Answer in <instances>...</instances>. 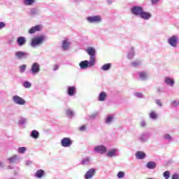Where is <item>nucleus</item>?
Masks as SVG:
<instances>
[{"label":"nucleus","mask_w":179,"mask_h":179,"mask_svg":"<svg viewBox=\"0 0 179 179\" xmlns=\"http://www.w3.org/2000/svg\"><path fill=\"white\" fill-rule=\"evenodd\" d=\"M87 53L90 56V60L88 62V66H93L96 62V50L94 48L89 47L86 49Z\"/></svg>","instance_id":"1"},{"label":"nucleus","mask_w":179,"mask_h":179,"mask_svg":"<svg viewBox=\"0 0 179 179\" xmlns=\"http://www.w3.org/2000/svg\"><path fill=\"white\" fill-rule=\"evenodd\" d=\"M45 41V36H36L31 40V46L33 48H35L36 46H38V45H41L43 42Z\"/></svg>","instance_id":"2"},{"label":"nucleus","mask_w":179,"mask_h":179,"mask_svg":"<svg viewBox=\"0 0 179 179\" xmlns=\"http://www.w3.org/2000/svg\"><path fill=\"white\" fill-rule=\"evenodd\" d=\"M96 172L95 168H90L85 174V179H92Z\"/></svg>","instance_id":"3"},{"label":"nucleus","mask_w":179,"mask_h":179,"mask_svg":"<svg viewBox=\"0 0 179 179\" xmlns=\"http://www.w3.org/2000/svg\"><path fill=\"white\" fill-rule=\"evenodd\" d=\"M72 143V141L70 138H63L61 141V145L63 146V148H70Z\"/></svg>","instance_id":"4"},{"label":"nucleus","mask_w":179,"mask_h":179,"mask_svg":"<svg viewBox=\"0 0 179 179\" xmlns=\"http://www.w3.org/2000/svg\"><path fill=\"white\" fill-rule=\"evenodd\" d=\"M94 152H96L97 153H100L101 155H104V153H106L107 149L106 146L103 145H100L99 146H95L94 149Z\"/></svg>","instance_id":"5"},{"label":"nucleus","mask_w":179,"mask_h":179,"mask_svg":"<svg viewBox=\"0 0 179 179\" xmlns=\"http://www.w3.org/2000/svg\"><path fill=\"white\" fill-rule=\"evenodd\" d=\"M87 21L90 23L93 22H101V17L100 15H94L93 17H87Z\"/></svg>","instance_id":"6"},{"label":"nucleus","mask_w":179,"mask_h":179,"mask_svg":"<svg viewBox=\"0 0 179 179\" xmlns=\"http://www.w3.org/2000/svg\"><path fill=\"white\" fill-rule=\"evenodd\" d=\"M13 99L16 104L24 105L26 103L25 100L20 96H13Z\"/></svg>","instance_id":"7"},{"label":"nucleus","mask_w":179,"mask_h":179,"mask_svg":"<svg viewBox=\"0 0 179 179\" xmlns=\"http://www.w3.org/2000/svg\"><path fill=\"white\" fill-rule=\"evenodd\" d=\"M40 71H41L40 64H38V63H34L31 68V73L34 74H36L40 72Z\"/></svg>","instance_id":"8"},{"label":"nucleus","mask_w":179,"mask_h":179,"mask_svg":"<svg viewBox=\"0 0 179 179\" xmlns=\"http://www.w3.org/2000/svg\"><path fill=\"white\" fill-rule=\"evenodd\" d=\"M131 13L135 15H140V17H141L142 7H133V8H131Z\"/></svg>","instance_id":"9"},{"label":"nucleus","mask_w":179,"mask_h":179,"mask_svg":"<svg viewBox=\"0 0 179 179\" xmlns=\"http://www.w3.org/2000/svg\"><path fill=\"white\" fill-rule=\"evenodd\" d=\"M43 27L41 25H36L35 27H32L29 30V34H35V32H38L41 31Z\"/></svg>","instance_id":"10"},{"label":"nucleus","mask_w":179,"mask_h":179,"mask_svg":"<svg viewBox=\"0 0 179 179\" xmlns=\"http://www.w3.org/2000/svg\"><path fill=\"white\" fill-rule=\"evenodd\" d=\"M178 41V38H176V36H171V38H169L168 42L171 46H173V48H176Z\"/></svg>","instance_id":"11"},{"label":"nucleus","mask_w":179,"mask_h":179,"mask_svg":"<svg viewBox=\"0 0 179 179\" xmlns=\"http://www.w3.org/2000/svg\"><path fill=\"white\" fill-rule=\"evenodd\" d=\"M152 14L150 13H147L146 11H144L143 8L141 7V18L143 20H149L151 18Z\"/></svg>","instance_id":"12"},{"label":"nucleus","mask_w":179,"mask_h":179,"mask_svg":"<svg viewBox=\"0 0 179 179\" xmlns=\"http://www.w3.org/2000/svg\"><path fill=\"white\" fill-rule=\"evenodd\" d=\"M108 157H115L116 156H118V150L117 149H112L111 150H109L107 154Z\"/></svg>","instance_id":"13"},{"label":"nucleus","mask_w":179,"mask_h":179,"mask_svg":"<svg viewBox=\"0 0 179 179\" xmlns=\"http://www.w3.org/2000/svg\"><path fill=\"white\" fill-rule=\"evenodd\" d=\"M115 120V115L114 114H109L106 118H105V122L106 124H112Z\"/></svg>","instance_id":"14"},{"label":"nucleus","mask_w":179,"mask_h":179,"mask_svg":"<svg viewBox=\"0 0 179 179\" xmlns=\"http://www.w3.org/2000/svg\"><path fill=\"white\" fill-rule=\"evenodd\" d=\"M162 138L164 141L169 142V143H171L173 141V136H171V135H170V134H165L164 135H163Z\"/></svg>","instance_id":"15"},{"label":"nucleus","mask_w":179,"mask_h":179,"mask_svg":"<svg viewBox=\"0 0 179 179\" xmlns=\"http://www.w3.org/2000/svg\"><path fill=\"white\" fill-rule=\"evenodd\" d=\"M147 169H155L157 167V164L155 161H149L146 164Z\"/></svg>","instance_id":"16"},{"label":"nucleus","mask_w":179,"mask_h":179,"mask_svg":"<svg viewBox=\"0 0 179 179\" xmlns=\"http://www.w3.org/2000/svg\"><path fill=\"white\" fill-rule=\"evenodd\" d=\"M149 137H150L149 134H142L139 137V140L141 142H147L148 139H149Z\"/></svg>","instance_id":"17"},{"label":"nucleus","mask_w":179,"mask_h":179,"mask_svg":"<svg viewBox=\"0 0 179 179\" xmlns=\"http://www.w3.org/2000/svg\"><path fill=\"white\" fill-rule=\"evenodd\" d=\"M90 163H91L90 157H85V158H83V159L81 160V164H83V166H89Z\"/></svg>","instance_id":"18"},{"label":"nucleus","mask_w":179,"mask_h":179,"mask_svg":"<svg viewBox=\"0 0 179 179\" xmlns=\"http://www.w3.org/2000/svg\"><path fill=\"white\" fill-rule=\"evenodd\" d=\"M17 43H18L19 46H23L26 43L25 38L24 36H20L17 40Z\"/></svg>","instance_id":"19"},{"label":"nucleus","mask_w":179,"mask_h":179,"mask_svg":"<svg viewBox=\"0 0 179 179\" xmlns=\"http://www.w3.org/2000/svg\"><path fill=\"white\" fill-rule=\"evenodd\" d=\"M15 56L20 59H21V58H26L27 55L26 52H17L15 53Z\"/></svg>","instance_id":"20"},{"label":"nucleus","mask_w":179,"mask_h":179,"mask_svg":"<svg viewBox=\"0 0 179 179\" xmlns=\"http://www.w3.org/2000/svg\"><path fill=\"white\" fill-rule=\"evenodd\" d=\"M136 159H140V160H142V159H145V157H146V155L143 152H136Z\"/></svg>","instance_id":"21"},{"label":"nucleus","mask_w":179,"mask_h":179,"mask_svg":"<svg viewBox=\"0 0 179 179\" xmlns=\"http://www.w3.org/2000/svg\"><path fill=\"white\" fill-rule=\"evenodd\" d=\"M165 83L167 85H170L171 86H173V85H174V79H173L172 78H170L169 76H166L165 78Z\"/></svg>","instance_id":"22"},{"label":"nucleus","mask_w":179,"mask_h":179,"mask_svg":"<svg viewBox=\"0 0 179 179\" xmlns=\"http://www.w3.org/2000/svg\"><path fill=\"white\" fill-rule=\"evenodd\" d=\"M106 97H107V94H106V92L102 91V92H101V93L99 95V100L100 101H104L106 100Z\"/></svg>","instance_id":"23"},{"label":"nucleus","mask_w":179,"mask_h":179,"mask_svg":"<svg viewBox=\"0 0 179 179\" xmlns=\"http://www.w3.org/2000/svg\"><path fill=\"white\" fill-rule=\"evenodd\" d=\"M8 161L10 163H18L20 162L19 156H13V157L8 158Z\"/></svg>","instance_id":"24"},{"label":"nucleus","mask_w":179,"mask_h":179,"mask_svg":"<svg viewBox=\"0 0 179 179\" xmlns=\"http://www.w3.org/2000/svg\"><path fill=\"white\" fill-rule=\"evenodd\" d=\"M39 136H40V134H39L38 131H36V129H34V131H32L31 132V136L32 138H34V139H38Z\"/></svg>","instance_id":"25"},{"label":"nucleus","mask_w":179,"mask_h":179,"mask_svg":"<svg viewBox=\"0 0 179 179\" xmlns=\"http://www.w3.org/2000/svg\"><path fill=\"white\" fill-rule=\"evenodd\" d=\"M45 173V171L43 169H38V171H36L35 175L37 178H42V176H43Z\"/></svg>","instance_id":"26"},{"label":"nucleus","mask_w":179,"mask_h":179,"mask_svg":"<svg viewBox=\"0 0 179 179\" xmlns=\"http://www.w3.org/2000/svg\"><path fill=\"white\" fill-rule=\"evenodd\" d=\"M69 46L70 43L68 42V41H63L62 48L64 50H68Z\"/></svg>","instance_id":"27"},{"label":"nucleus","mask_w":179,"mask_h":179,"mask_svg":"<svg viewBox=\"0 0 179 179\" xmlns=\"http://www.w3.org/2000/svg\"><path fill=\"white\" fill-rule=\"evenodd\" d=\"M75 89V86H69L68 89V94H69V96H73L76 91Z\"/></svg>","instance_id":"28"},{"label":"nucleus","mask_w":179,"mask_h":179,"mask_svg":"<svg viewBox=\"0 0 179 179\" xmlns=\"http://www.w3.org/2000/svg\"><path fill=\"white\" fill-rule=\"evenodd\" d=\"M79 65L82 69L87 68V66H89V62H87V60H85L84 62H80Z\"/></svg>","instance_id":"29"},{"label":"nucleus","mask_w":179,"mask_h":179,"mask_svg":"<svg viewBox=\"0 0 179 179\" xmlns=\"http://www.w3.org/2000/svg\"><path fill=\"white\" fill-rule=\"evenodd\" d=\"M149 117L151 120H155L158 118V114L157 113H150Z\"/></svg>","instance_id":"30"},{"label":"nucleus","mask_w":179,"mask_h":179,"mask_svg":"<svg viewBox=\"0 0 179 179\" xmlns=\"http://www.w3.org/2000/svg\"><path fill=\"white\" fill-rule=\"evenodd\" d=\"M111 65L112 64H110V63H107V64L102 66L101 69H103V71H108L110 69V68H111Z\"/></svg>","instance_id":"31"},{"label":"nucleus","mask_w":179,"mask_h":179,"mask_svg":"<svg viewBox=\"0 0 179 179\" xmlns=\"http://www.w3.org/2000/svg\"><path fill=\"white\" fill-rule=\"evenodd\" d=\"M36 0H24V4L27 6H31L35 3Z\"/></svg>","instance_id":"32"},{"label":"nucleus","mask_w":179,"mask_h":179,"mask_svg":"<svg viewBox=\"0 0 179 179\" xmlns=\"http://www.w3.org/2000/svg\"><path fill=\"white\" fill-rule=\"evenodd\" d=\"M27 120V118H24V117H21L19 120V124L21 125H24V124H26Z\"/></svg>","instance_id":"33"},{"label":"nucleus","mask_w":179,"mask_h":179,"mask_svg":"<svg viewBox=\"0 0 179 179\" xmlns=\"http://www.w3.org/2000/svg\"><path fill=\"white\" fill-rule=\"evenodd\" d=\"M164 177L165 178V179H169V178H170V172H169V171H165L164 172Z\"/></svg>","instance_id":"34"},{"label":"nucleus","mask_w":179,"mask_h":179,"mask_svg":"<svg viewBox=\"0 0 179 179\" xmlns=\"http://www.w3.org/2000/svg\"><path fill=\"white\" fill-rule=\"evenodd\" d=\"M139 75H140V78H141V79H145L147 78L146 72H140Z\"/></svg>","instance_id":"35"},{"label":"nucleus","mask_w":179,"mask_h":179,"mask_svg":"<svg viewBox=\"0 0 179 179\" xmlns=\"http://www.w3.org/2000/svg\"><path fill=\"white\" fill-rule=\"evenodd\" d=\"M118 178H124L125 176V172L123 171H120L117 173Z\"/></svg>","instance_id":"36"},{"label":"nucleus","mask_w":179,"mask_h":179,"mask_svg":"<svg viewBox=\"0 0 179 179\" xmlns=\"http://www.w3.org/2000/svg\"><path fill=\"white\" fill-rule=\"evenodd\" d=\"M26 150H27L26 148H19L18 153L24 154L25 153Z\"/></svg>","instance_id":"37"},{"label":"nucleus","mask_w":179,"mask_h":179,"mask_svg":"<svg viewBox=\"0 0 179 179\" xmlns=\"http://www.w3.org/2000/svg\"><path fill=\"white\" fill-rule=\"evenodd\" d=\"M74 115V113H66V117H68V118H72Z\"/></svg>","instance_id":"38"},{"label":"nucleus","mask_w":179,"mask_h":179,"mask_svg":"<svg viewBox=\"0 0 179 179\" xmlns=\"http://www.w3.org/2000/svg\"><path fill=\"white\" fill-rule=\"evenodd\" d=\"M26 68H27L26 64H22V66H20V72H24Z\"/></svg>","instance_id":"39"},{"label":"nucleus","mask_w":179,"mask_h":179,"mask_svg":"<svg viewBox=\"0 0 179 179\" xmlns=\"http://www.w3.org/2000/svg\"><path fill=\"white\" fill-rule=\"evenodd\" d=\"M31 83L30 82L26 81L24 83V87H31Z\"/></svg>","instance_id":"40"},{"label":"nucleus","mask_w":179,"mask_h":179,"mask_svg":"<svg viewBox=\"0 0 179 179\" xmlns=\"http://www.w3.org/2000/svg\"><path fill=\"white\" fill-rule=\"evenodd\" d=\"M155 103H156V104H158V106H162V102L159 99H156Z\"/></svg>","instance_id":"41"},{"label":"nucleus","mask_w":179,"mask_h":179,"mask_svg":"<svg viewBox=\"0 0 179 179\" xmlns=\"http://www.w3.org/2000/svg\"><path fill=\"white\" fill-rule=\"evenodd\" d=\"M135 96H136L137 97H143V93H141L140 92H137L136 93H135Z\"/></svg>","instance_id":"42"},{"label":"nucleus","mask_w":179,"mask_h":179,"mask_svg":"<svg viewBox=\"0 0 179 179\" xmlns=\"http://www.w3.org/2000/svg\"><path fill=\"white\" fill-rule=\"evenodd\" d=\"M140 124H141V127H146V125H147V124H146V122H145V121L144 120H143L141 122Z\"/></svg>","instance_id":"43"},{"label":"nucleus","mask_w":179,"mask_h":179,"mask_svg":"<svg viewBox=\"0 0 179 179\" xmlns=\"http://www.w3.org/2000/svg\"><path fill=\"white\" fill-rule=\"evenodd\" d=\"M31 15H34V14H37V10H36V8H32V10H31Z\"/></svg>","instance_id":"44"},{"label":"nucleus","mask_w":179,"mask_h":179,"mask_svg":"<svg viewBox=\"0 0 179 179\" xmlns=\"http://www.w3.org/2000/svg\"><path fill=\"white\" fill-rule=\"evenodd\" d=\"M172 179H179V174L178 173H173Z\"/></svg>","instance_id":"45"},{"label":"nucleus","mask_w":179,"mask_h":179,"mask_svg":"<svg viewBox=\"0 0 179 179\" xmlns=\"http://www.w3.org/2000/svg\"><path fill=\"white\" fill-rule=\"evenodd\" d=\"M5 27H6L5 22H0V29H1L2 28H4Z\"/></svg>","instance_id":"46"},{"label":"nucleus","mask_w":179,"mask_h":179,"mask_svg":"<svg viewBox=\"0 0 179 179\" xmlns=\"http://www.w3.org/2000/svg\"><path fill=\"white\" fill-rule=\"evenodd\" d=\"M172 106H178V103L176 100H173L171 103Z\"/></svg>","instance_id":"47"},{"label":"nucleus","mask_w":179,"mask_h":179,"mask_svg":"<svg viewBox=\"0 0 179 179\" xmlns=\"http://www.w3.org/2000/svg\"><path fill=\"white\" fill-rule=\"evenodd\" d=\"M86 129V125H82V127H80V131H85Z\"/></svg>","instance_id":"48"},{"label":"nucleus","mask_w":179,"mask_h":179,"mask_svg":"<svg viewBox=\"0 0 179 179\" xmlns=\"http://www.w3.org/2000/svg\"><path fill=\"white\" fill-rule=\"evenodd\" d=\"M59 66H58V64H55V66H53V70L54 71H57V69H59Z\"/></svg>","instance_id":"49"},{"label":"nucleus","mask_w":179,"mask_h":179,"mask_svg":"<svg viewBox=\"0 0 179 179\" xmlns=\"http://www.w3.org/2000/svg\"><path fill=\"white\" fill-rule=\"evenodd\" d=\"M4 167V162L3 161H0V169H3Z\"/></svg>","instance_id":"50"},{"label":"nucleus","mask_w":179,"mask_h":179,"mask_svg":"<svg viewBox=\"0 0 179 179\" xmlns=\"http://www.w3.org/2000/svg\"><path fill=\"white\" fill-rule=\"evenodd\" d=\"M96 114H93V115H91V117H90V118L91 120H93L94 118H96Z\"/></svg>","instance_id":"51"},{"label":"nucleus","mask_w":179,"mask_h":179,"mask_svg":"<svg viewBox=\"0 0 179 179\" xmlns=\"http://www.w3.org/2000/svg\"><path fill=\"white\" fill-rule=\"evenodd\" d=\"M159 0H152V3L153 4H157V3H158Z\"/></svg>","instance_id":"52"},{"label":"nucleus","mask_w":179,"mask_h":179,"mask_svg":"<svg viewBox=\"0 0 179 179\" xmlns=\"http://www.w3.org/2000/svg\"><path fill=\"white\" fill-rule=\"evenodd\" d=\"M29 164H31V161H27V166H29Z\"/></svg>","instance_id":"53"},{"label":"nucleus","mask_w":179,"mask_h":179,"mask_svg":"<svg viewBox=\"0 0 179 179\" xmlns=\"http://www.w3.org/2000/svg\"><path fill=\"white\" fill-rule=\"evenodd\" d=\"M134 66H136V65H139V63H132Z\"/></svg>","instance_id":"54"},{"label":"nucleus","mask_w":179,"mask_h":179,"mask_svg":"<svg viewBox=\"0 0 179 179\" xmlns=\"http://www.w3.org/2000/svg\"><path fill=\"white\" fill-rule=\"evenodd\" d=\"M8 169H12V166H11V165H8Z\"/></svg>","instance_id":"55"},{"label":"nucleus","mask_w":179,"mask_h":179,"mask_svg":"<svg viewBox=\"0 0 179 179\" xmlns=\"http://www.w3.org/2000/svg\"><path fill=\"white\" fill-rule=\"evenodd\" d=\"M10 179H16L15 178H10Z\"/></svg>","instance_id":"56"},{"label":"nucleus","mask_w":179,"mask_h":179,"mask_svg":"<svg viewBox=\"0 0 179 179\" xmlns=\"http://www.w3.org/2000/svg\"><path fill=\"white\" fill-rule=\"evenodd\" d=\"M148 179H152V178H148Z\"/></svg>","instance_id":"57"},{"label":"nucleus","mask_w":179,"mask_h":179,"mask_svg":"<svg viewBox=\"0 0 179 179\" xmlns=\"http://www.w3.org/2000/svg\"><path fill=\"white\" fill-rule=\"evenodd\" d=\"M178 104H179V102H178Z\"/></svg>","instance_id":"58"}]
</instances>
